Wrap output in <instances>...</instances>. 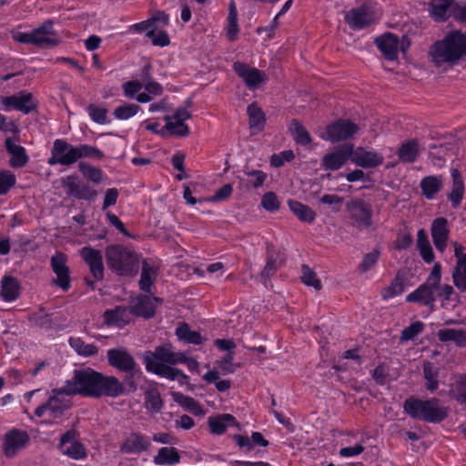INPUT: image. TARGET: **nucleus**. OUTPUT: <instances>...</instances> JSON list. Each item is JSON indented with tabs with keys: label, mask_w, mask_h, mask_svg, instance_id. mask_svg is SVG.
Listing matches in <instances>:
<instances>
[{
	"label": "nucleus",
	"mask_w": 466,
	"mask_h": 466,
	"mask_svg": "<svg viewBox=\"0 0 466 466\" xmlns=\"http://www.w3.org/2000/svg\"><path fill=\"white\" fill-rule=\"evenodd\" d=\"M187 358L184 352H175L169 345H162L153 351H147L144 356V363L148 372L169 380H177L180 384H186L188 377L181 370L170 365L184 363Z\"/></svg>",
	"instance_id": "1"
},
{
	"label": "nucleus",
	"mask_w": 466,
	"mask_h": 466,
	"mask_svg": "<svg viewBox=\"0 0 466 466\" xmlns=\"http://www.w3.org/2000/svg\"><path fill=\"white\" fill-rule=\"evenodd\" d=\"M466 56V35L460 30L449 32L429 49V56L437 67L453 66Z\"/></svg>",
	"instance_id": "2"
},
{
	"label": "nucleus",
	"mask_w": 466,
	"mask_h": 466,
	"mask_svg": "<svg viewBox=\"0 0 466 466\" xmlns=\"http://www.w3.org/2000/svg\"><path fill=\"white\" fill-rule=\"evenodd\" d=\"M441 266L440 263H436L426 281L421 284L418 289L410 293L406 300L408 302H418L431 309L434 308V302L436 299L448 301L451 299V295L454 292L452 286L449 284L441 285Z\"/></svg>",
	"instance_id": "3"
},
{
	"label": "nucleus",
	"mask_w": 466,
	"mask_h": 466,
	"mask_svg": "<svg viewBox=\"0 0 466 466\" xmlns=\"http://www.w3.org/2000/svg\"><path fill=\"white\" fill-rule=\"evenodd\" d=\"M66 390V384L52 390L47 400L35 408V416L43 419L45 424L62 423L73 406L70 398L73 395Z\"/></svg>",
	"instance_id": "4"
},
{
	"label": "nucleus",
	"mask_w": 466,
	"mask_h": 466,
	"mask_svg": "<svg viewBox=\"0 0 466 466\" xmlns=\"http://www.w3.org/2000/svg\"><path fill=\"white\" fill-rule=\"evenodd\" d=\"M106 260L108 268L119 276H135L139 269V256L132 248L112 244L106 248Z\"/></svg>",
	"instance_id": "5"
},
{
	"label": "nucleus",
	"mask_w": 466,
	"mask_h": 466,
	"mask_svg": "<svg viewBox=\"0 0 466 466\" xmlns=\"http://www.w3.org/2000/svg\"><path fill=\"white\" fill-rule=\"evenodd\" d=\"M404 412L412 419L422 420L430 423H440L448 416V410L437 398L420 400L408 398L403 403Z\"/></svg>",
	"instance_id": "6"
},
{
	"label": "nucleus",
	"mask_w": 466,
	"mask_h": 466,
	"mask_svg": "<svg viewBox=\"0 0 466 466\" xmlns=\"http://www.w3.org/2000/svg\"><path fill=\"white\" fill-rule=\"evenodd\" d=\"M101 372L91 368L76 370L71 380L66 381L67 391L74 395H82L85 397H96L98 382L100 381Z\"/></svg>",
	"instance_id": "7"
},
{
	"label": "nucleus",
	"mask_w": 466,
	"mask_h": 466,
	"mask_svg": "<svg viewBox=\"0 0 466 466\" xmlns=\"http://www.w3.org/2000/svg\"><path fill=\"white\" fill-rule=\"evenodd\" d=\"M346 211L352 226L359 229L369 228L373 224V209L371 204L362 198H353L347 202Z\"/></svg>",
	"instance_id": "8"
},
{
	"label": "nucleus",
	"mask_w": 466,
	"mask_h": 466,
	"mask_svg": "<svg viewBox=\"0 0 466 466\" xmlns=\"http://www.w3.org/2000/svg\"><path fill=\"white\" fill-rule=\"evenodd\" d=\"M152 447L151 438L139 431H133L126 435L119 445V451L127 455L147 453Z\"/></svg>",
	"instance_id": "9"
},
{
	"label": "nucleus",
	"mask_w": 466,
	"mask_h": 466,
	"mask_svg": "<svg viewBox=\"0 0 466 466\" xmlns=\"http://www.w3.org/2000/svg\"><path fill=\"white\" fill-rule=\"evenodd\" d=\"M76 147L65 139H56L51 149V157L47 159L50 166H70L76 163Z\"/></svg>",
	"instance_id": "10"
},
{
	"label": "nucleus",
	"mask_w": 466,
	"mask_h": 466,
	"mask_svg": "<svg viewBox=\"0 0 466 466\" xmlns=\"http://www.w3.org/2000/svg\"><path fill=\"white\" fill-rule=\"evenodd\" d=\"M380 14L371 10L364 5L359 8H353L345 15V21L352 29H362L374 23Z\"/></svg>",
	"instance_id": "11"
},
{
	"label": "nucleus",
	"mask_w": 466,
	"mask_h": 466,
	"mask_svg": "<svg viewBox=\"0 0 466 466\" xmlns=\"http://www.w3.org/2000/svg\"><path fill=\"white\" fill-rule=\"evenodd\" d=\"M67 257L62 252H56L50 260L52 270L56 278L52 280V283L64 291H67L71 287L70 270L66 266Z\"/></svg>",
	"instance_id": "12"
},
{
	"label": "nucleus",
	"mask_w": 466,
	"mask_h": 466,
	"mask_svg": "<svg viewBox=\"0 0 466 466\" xmlns=\"http://www.w3.org/2000/svg\"><path fill=\"white\" fill-rule=\"evenodd\" d=\"M58 448L64 455L74 460H82L87 456L85 446L77 441L74 430H69L61 436Z\"/></svg>",
	"instance_id": "13"
},
{
	"label": "nucleus",
	"mask_w": 466,
	"mask_h": 466,
	"mask_svg": "<svg viewBox=\"0 0 466 466\" xmlns=\"http://www.w3.org/2000/svg\"><path fill=\"white\" fill-rule=\"evenodd\" d=\"M191 117V113L186 107H178L174 115L165 116V128L170 135L186 137L189 134V127L185 121Z\"/></svg>",
	"instance_id": "14"
},
{
	"label": "nucleus",
	"mask_w": 466,
	"mask_h": 466,
	"mask_svg": "<svg viewBox=\"0 0 466 466\" xmlns=\"http://www.w3.org/2000/svg\"><path fill=\"white\" fill-rule=\"evenodd\" d=\"M29 435L26 431L13 429L7 431L3 440V451L6 457L12 458L29 442Z\"/></svg>",
	"instance_id": "15"
},
{
	"label": "nucleus",
	"mask_w": 466,
	"mask_h": 466,
	"mask_svg": "<svg viewBox=\"0 0 466 466\" xmlns=\"http://www.w3.org/2000/svg\"><path fill=\"white\" fill-rule=\"evenodd\" d=\"M56 36L54 22L50 19L46 20L41 25L33 29L34 46L40 48L56 46L59 44Z\"/></svg>",
	"instance_id": "16"
},
{
	"label": "nucleus",
	"mask_w": 466,
	"mask_h": 466,
	"mask_svg": "<svg viewBox=\"0 0 466 466\" xmlns=\"http://www.w3.org/2000/svg\"><path fill=\"white\" fill-rule=\"evenodd\" d=\"M0 104L4 106L6 110L14 108L24 114H29L36 108L33 95L25 91H21L10 96L1 97Z\"/></svg>",
	"instance_id": "17"
},
{
	"label": "nucleus",
	"mask_w": 466,
	"mask_h": 466,
	"mask_svg": "<svg viewBox=\"0 0 466 466\" xmlns=\"http://www.w3.org/2000/svg\"><path fill=\"white\" fill-rule=\"evenodd\" d=\"M358 130V126L351 121L339 119L327 127L326 137H324V138L335 143L350 138L357 133Z\"/></svg>",
	"instance_id": "18"
},
{
	"label": "nucleus",
	"mask_w": 466,
	"mask_h": 466,
	"mask_svg": "<svg viewBox=\"0 0 466 466\" xmlns=\"http://www.w3.org/2000/svg\"><path fill=\"white\" fill-rule=\"evenodd\" d=\"M352 146L335 147L321 159V167L325 170L335 171L342 167L349 159L351 160Z\"/></svg>",
	"instance_id": "19"
},
{
	"label": "nucleus",
	"mask_w": 466,
	"mask_h": 466,
	"mask_svg": "<svg viewBox=\"0 0 466 466\" xmlns=\"http://www.w3.org/2000/svg\"><path fill=\"white\" fill-rule=\"evenodd\" d=\"M80 257L88 265L91 275L96 280L104 278L105 267L102 252L92 247L86 246L79 250Z\"/></svg>",
	"instance_id": "20"
},
{
	"label": "nucleus",
	"mask_w": 466,
	"mask_h": 466,
	"mask_svg": "<svg viewBox=\"0 0 466 466\" xmlns=\"http://www.w3.org/2000/svg\"><path fill=\"white\" fill-rule=\"evenodd\" d=\"M110 366L123 372H133L137 363L131 354L124 348L110 349L106 353Z\"/></svg>",
	"instance_id": "21"
},
{
	"label": "nucleus",
	"mask_w": 466,
	"mask_h": 466,
	"mask_svg": "<svg viewBox=\"0 0 466 466\" xmlns=\"http://www.w3.org/2000/svg\"><path fill=\"white\" fill-rule=\"evenodd\" d=\"M63 187L68 195L77 199L92 200L97 195L95 189L83 183L76 176H67L63 180Z\"/></svg>",
	"instance_id": "22"
},
{
	"label": "nucleus",
	"mask_w": 466,
	"mask_h": 466,
	"mask_svg": "<svg viewBox=\"0 0 466 466\" xmlns=\"http://www.w3.org/2000/svg\"><path fill=\"white\" fill-rule=\"evenodd\" d=\"M155 302L161 303L162 299L157 297H149L147 295H139L130 303L132 316L150 319L156 313Z\"/></svg>",
	"instance_id": "23"
},
{
	"label": "nucleus",
	"mask_w": 466,
	"mask_h": 466,
	"mask_svg": "<svg viewBox=\"0 0 466 466\" xmlns=\"http://www.w3.org/2000/svg\"><path fill=\"white\" fill-rule=\"evenodd\" d=\"M99 380L96 398H117L126 392L124 384L115 376L101 373Z\"/></svg>",
	"instance_id": "24"
},
{
	"label": "nucleus",
	"mask_w": 466,
	"mask_h": 466,
	"mask_svg": "<svg viewBox=\"0 0 466 466\" xmlns=\"http://www.w3.org/2000/svg\"><path fill=\"white\" fill-rule=\"evenodd\" d=\"M458 150L457 141L451 137L439 145L430 146V157L434 166L441 167L444 165L446 157L457 154Z\"/></svg>",
	"instance_id": "25"
},
{
	"label": "nucleus",
	"mask_w": 466,
	"mask_h": 466,
	"mask_svg": "<svg viewBox=\"0 0 466 466\" xmlns=\"http://www.w3.org/2000/svg\"><path fill=\"white\" fill-rule=\"evenodd\" d=\"M384 157L380 153L367 150L363 147L352 148L351 161L364 168H373L383 163Z\"/></svg>",
	"instance_id": "26"
},
{
	"label": "nucleus",
	"mask_w": 466,
	"mask_h": 466,
	"mask_svg": "<svg viewBox=\"0 0 466 466\" xmlns=\"http://www.w3.org/2000/svg\"><path fill=\"white\" fill-rule=\"evenodd\" d=\"M104 323L106 326L122 328L129 324L132 319V311L129 307L116 306L112 309H106L104 314Z\"/></svg>",
	"instance_id": "27"
},
{
	"label": "nucleus",
	"mask_w": 466,
	"mask_h": 466,
	"mask_svg": "<svg viewBox=\"0 0 466 466\" xmlns=\"http://www.w3.org/2000/svg\"><path fill=\"white\" fill-rule=\"evenodd\" d=\"M236 74L243 79L248 88H255L265 81V75L258 69L240 62L233 65Z\"/></svg>",
	"instance_id": "28"
},
{
	"label": "nucleus",
	"mask_w": 466,
	"mask_h": 466,
	"mask_svg": "<svg viewBox=\"0 0 466 466\" xmlns=\"http://www.w3.org/2000/svg\"><path fill=\"white\" fill-rule=\"evenodd\" d=\"M431 238L436 248L443 251L447 246L450 229L445 218H437L431 223Z\"/></svg>",
	"instance_id": "29"
},
{
	"label": "nucleus",
	"mask_w": 466,
	"mask_h": 466,
	"mask_svg": "<svg viewBox=\"0 0 466 466\" xmlns=\"http://www.w3.org/2000/svg\"><path fill=\"white\" fill-rule=\"evenodd\" d=\"M448 387L449 397L466 407V375L460 373L451 375Z\"/></svg>",
	"instance_id": "30"
},
{
	"label": "nucleus",
	"mask_w": 466,
	"mask_h": 466,
	"mask_svg": "<svg viewBox=\"0 0 466 466\" xmlns=\"http://www.w3.org/2000/svg\"><path fill=\"white\" fill-rule=\"evenodd\" d=\"M378 49L386 59L394 60L398 57L399 38L391 33H386L375 39Z\"/></svg>",
	"instance_id": "31"
},
{
	"label": "nucleus",
	"mask_w": 466,
	"mask_h": 466,
	"mask_svg": "<svg viewBox=\"0 0 466 466\" xmlns=\"http://www.w3.org/2000/svg\"><path fill=\"white\" fill-rule=\"evenodd\" d=\"M455 0H431L430 15L431 18L439 23L447 21L451 16Z\"/></svg>",
	"instance_id": "32"
},
{
	"label": "nucleus",
	"mask_w": 466,
	"mask_h": 466,
	"mask_svg": "<svg viewBox=\"0 0 466 466\" xmlns=\"http://www.w3.org/2000/svg\"><path fill=\"white\" fill-rule=\"evenodd\" d=\"M5 147L11 155L9 164L12 167H23L28 163L29 157L24 147L15 144L10 137L5 139Z\"/></svg>",
	"instance_id": "33"
},
{
	"label": "nucleus",
	"mask_w": 466,
	"mask_h": 466,
	"mask_svg": "<svg viewBox=\"0 0 466 466\" xmlns=\"http://www.w3.org/2000/svg\"><path fill=\"white\" fill-rule=\"evenodd\" d=\"M158 275V268L147 260L142 261L139 288L145 292H151V288Z\"/></svg>",
	"instance_id": "34"
},
{
	"label": "nucleus",
	"mask_w": 466,
	"mask_h": 466,
	"mask_svg": "<svg viewBox=\"0 0 466 466\" xmlns=\"http://www.w3.org/2000/svg\"><path fill=\"white\" fill-rule=\"evenodd\" d=\"M208 425L210 431L213 434L221 435L223 434L228 426L236 425L238 422L236 418L228 413L219 414L218 416L208 418Z\"/></svg>",
	"instance_id": "35"
},
{
	"label": "nucleus",
	"mask_w": 466,
	"mask_h": 466,
	"mask_svg": "<svg viewBox=\"0 0 466 466\" xmlns=\"http://www.w3.org/2000/svg\"><path fill=\"white\" fill-rule=\"evenodd\" d=\"M20 294V284L12 276H5L1 280V297L5 301H14Z\"/></svg>",
	"instance_id": "36"
},
{
	"label": "nucleus",
	"mask_w": 466,
	"mask_h": 466,
	"mask_svg": "<svg viewBox=\"0 0 466 466\" xmlns=\"http://www.w3.org/2000/svg\"><path fill=\"white\" fill-rule=\"evenodd\" d=\"M179 451L174 447H162L153 458L156 465H175L180 462Z\"/></svg>",
	"instance_id": "37"
},
{
	"label": "nucleus",
	"mask_w": 466,
	"mask_h": 466,
	"mask_svg": "<svg viewBox=\"0 0 466 466\" xmlns=\"http://www.w3.org/2000/svg\"><path fill=\"white\" fill-rule=\"evenodd\" d=\"M451 177L452 188L448 198L451 202L452 208H456L460 206L464 195V183L458 169L454 168L451 170Z\"/></svg>",
	"instance_id": "38"
},
{
	"label": "nucleus",
	"mask_w": 466,
	"mask_h": 466,
	"mask_svg": "<svg viewBox=\"0 0 466 466\" xmlns=\"http://www.w3.org/2000/svg\"><path fill=\"white\" fill-rule=\"evenodd\" d=\"M443 181L441 177L428 176L421 179L420 187L422 195L427 199H432L434 196L442 188Z\"/></svg>",
	"instance_id": "39"
},
{
	"label": "nucleus",
	"mask_w": 466,
	"mask_h": 466,
	"mask_svg": "<svg viewBox=\"0 0 466 466\" xmlns=\"http://www.w3.org/2000/svg\"><path fill=\"white\" fill-rule=\"evenodd\" d=\"M288 205L292 213L300 220L307 223H312L315 220V211L307 205L297 200L289 199Z\"/></svg>",
	"instance_id": "40"
},
{
	"label": "nucleus",
	"mask_w": 466,
	"mask_h": 466,
	"mask_svg": "<svg viewBox=\"0 0 466 466\" xmlns=\"http://www.w3.org/2000/svg\"><path fill=\"white\" fill-rule=\"evenodd\" d=\"M438 339L441 342H454L458 347L466 346V332L462 329H442L437 333Z\"/></svg>",
	"instance_id": "41"
},
{
	"label": "nucleus",
	"mask_w": 466,
	"mask_h": 466,
	"mask_svg": "<svg viewBox=\"0 0 466 466\" xmlns=\"http://www.w3.org/2000/svg\"><path fill=\"white\" fill-rule=\"evenodd\" d=\"M439 368L432 362L425 361L423 364V378L426 380L425 388L427 390L433 392L439 387Z\"/></svg>",
	"instance_id": "42"
},
{
	"label": "nucleus",
	"mask_w": 466,
	"mask_h": 466,
	"mask_svg": "<svg viewBox=\"0 0 466 466\" xmlns=\"http://www.w3.org/2000/svg\"><path fill=\"white\" fill-rule=\"evenodd\" d=\"M247 111L249 117V127L256 132L261 131L266 121L261 108L255 103H252L248 106Z\"/></svg>",
	"instance_id": "43"
},
{
	"label": "nucleus",
	"mask_w": 466,
	"mask_h": 466,
	"mask_svg": "<svg viewBox=\"0 0 466 466\" xmlns=\"http://www.w3.org/2000/svg\"><path fill=\"white\" fill-rule=\"evenodd\" d=\"M419 155V144L416 140L403 143L399 148L398 156L401 162L413 163Z\"/></svg>",
	"instance_id": "44"
},
{
	"label": "nucleus",
	"mask_w": 466,
	"mask_h": 466,
	"mask_svg": "<svg viewBox=\"0 0 466 466\" xmlns=\"http://www.w3.org/2000/svg\"><path fill=\"white\" fill-rule=\"evenodd\" d=\"M68 342L70 347L80 356L92 357L98 352V348L95 344H87L81 338L72 337Z\"/></svg>",
	"instance_id": "45"
},
{
	"label": "nucleus",
	"mask_w": 466,
	"mask_h": 466,
	"mask_svg": "<svg viewBox=\"0 0 466 466\" xmlns=\"http://www.w3.org/2000/svg\"><path fill=\"white\" fill-rule=\"evenodd\" d=\"M417 245L421 258L427 262L431 263L434 259V253L429 242L427 233L424 229H420L417 234Z\"/></svg>",
	"instance_id": "46"
},
{
	"label": "nucleus",
	"mask_w": 466,
	"mask_h": 466,
	"mask_svg": "<svg viewBox=\"0 0 466 466\" xmlns=\"http://www.w3.org/2000/svg\"><path fill=\"white\" fill-rule=\"evenodd\" d=\"M289 128L298 144L307 146L311 143L309 133L298 119H292Z\"/></svg>",
	"instance_id": "47"
},
{
	"label": "nucleus",
	"mask_w": 466,
	"mask_h": 466,
	"mask_svg": "<svg viewBox=\"0 0 466 466\" xmlns=\"http://www.w3.org/2000/svg\"><path fill=\"white\" fill-rule=\"evenodd\" d=\"M452 279L455 287L459 290H466V256L456 264L452 271Z\"/></svg>",
	"instance_id": "48"
},
{
	"label": "nucleus",
	"mask_w": 466,
	"mask_h": 466,
	"mask_svg": "<svg viewBox=\"0 0 466 466\" xmlns=\"http://www.w3.org/2000/svg\"><path fill=\"white\" fill-rule=\"evenodd\" d=\"M104 153L96 147L87 145V144H80L76 146V162L83 157L95 158V159H102L104 158Z\"/></svg>",
	"instance_id": "49"
},
{
	"label": "nucleus",
	"mask_w": 466,
	"mask_h": 466,
	"mask_svg": "<svg viewBox=\"0 0 466 466\" xmlns=\"http://www.w3.org/2000/svg\"><path fill=\"white\" fill-rule=\"evenodd\" d=\"M176 334L179 339L185 340L188 343L199 345L202 343V338L197 331H193L189 329L187 323H182L176 329Z\"/></svg>",
	"instance_id": "50"
},
{
	"label": "nucleus",
	"mask_w": 466,
	"mask_h": 466,
	"mask_svg": "<svg viewBox=\"0 0 466 466\" xmlns=\"http://www.w3.org/2000/svg\"><path fill=\"white\" fill-rule=\"evenodd\" d=\"M145 402L147 410L158 412L163 407V400L157 389H148L145 393Z\"/></svg>",
	"instance_id": "51"
},
{
	"label": "nucleus",
	"mask_w": 466,
	"mask_h": 466,
	"mask_svg": "<svg viewBox=\"0 0 466 466\" xmlns=\"http://www.w3.org/2000/svg\"><path fill=\"white\" fill-rule=\"evenodd\" d=\"M78 168L87 180L95 184H100L103 181V172L100 168L92 167L86 162H79Z\"/></svg>",
	"instance_id": "52"
},
{
	"label": "nucleus",
	"mask_w": 466,
	"mask_h": 466,
	"mask_svg": "<svg viewBox=\"0 0 466 466\" xmlns=\"http://www.w3.org/2000/svg\"><path fill=\"white\" fill-rule=\"evenodd\" d=\"M174 400L178 403L181 407L188 410L189 411L198 414L201 411V407L198 402L192 397L184 395L181 392L173 393Z\"/></svg>",
	"instance_id": "53"
},
{
	"label": "nucleus",
	"mask_w": 466,
	"mask_h": 466,
	"mask_svg": "<svg viewBox=\"0 0 466 466\" xmlns=\"http://www.w3.org/2000/svg\"><path fill=\"white\" fill-rule=\"evenodd\" d=\"M30 323L45 329H51L54 328V320L52 315L46 314L43 311L35 312L28 317Z\"/></svg>",
	"instance_id": "54"
},
{
	"label": "nucleus",
	"mask_w": 466,
	"mask_h": 466,
	"mask_svg": "<svg viewBox=\"0 0 466 466\" xmlns=\"http://www.w3.org/2000/svg\"><path fill=\"white\" fill-rule=\"evenodd\" d=\"M140 110V106L136 104H125L115 108L113 115L116 119L126 120L134 116Z\"/></svg>",
	"instance_id": "55"
},
{
	"label": "nucleus",
	"mask_w": 466,
	"mask_h": 466,
	"mask_svg": "<svg viewBox=\"0 0 466 466\" xmlns=\"http://www.w3.org/2000/svg\"><path fill=\"white\" fill-rule=\"evenodd\" d=\"M87 112L91 119L100 125H105L109 123L107 118V109L105 107L98 106L95 104H90L87 106Z\"/></svg>",
	"instance_id": "56"
},
{
	"label": "nucleus",
	"mask_w": 466,
	"mask_h": 466,
	"mask_svg": "<svg viewBox=\"0 0 466 466\" xmlns=\"http://www.w3.org/2000/svg\"><path fill=\"white\" fill-rule=\"evenodd\" d=\"M16 183V177L10 170H0V196L5 195Z\"/></svg>",
	"instance_id": "57"
},
{
	"label": "nucleus",
	"mask_w": 466,
	"mask_h": 466,
	"mask_svg": "<svg viewBox=\"0 0 466 466\" xmlns=\"http://www.w3.org/2000/svg\"><path fill=\"white\" fill-rule=\"evenodd\" d=\"M302 282L307 286L313 287L316 290L322 288L320 280L316 277L315 272L307 265L302 266Z\"/></svg>",
	"instance_id": "58"
},
{
	"label": "nucleus",
	"mask_w": 466,
	"mask_h": 466,
	"mask_svg": "<svg viewBox=\"0 0 466 466\" xmlns=\"http://www.w3.org/2000/svg\"><path fill=\"white\" fill-rule=\"evenodd\" d=\"M424 324L418 320L412 322L410 326L406 327L400 334L401 341H409L413 339L416 336L422 332Z\"/></svg>",
	"instance_id": "59"
},
{
	"label": "nucleus",
	"mask_w": 466,
	"mask_h": 466,
	"mask_svg": "<svg viewBox=\"0 0 466 466\" xmlns=\"http://www.w3.org/2000/svg\"><path fill=\"white\" fill-rule=\"evenodd\" d=\"M404 291V281L401 278L397 276L391 282V284L382 293L384 299L393 298L401 294Z\"/></svg>",
	"instance_id": "60"
},
{
	"label": "nucleus",
	"mask_w": 466,
	"mask_h": 466,
	"mask_svg": "<svg viewBox=\"0 0 466 466\" xmlns=\"http://www.w3.org/2000/svg\"><path fill=\"white\" fill-rule=\"evenodd\" d=\"M157 27H152L148 32H147V37L152 40V44L154 46H167L170 44L169 36L165 31H159L156 33Z\"/></svg>",
	"instance_id": "61"
},
{
	"label": "nucleus",
	"mask_w": 466,
	"mask_h": 466,
	"mask_svg": "<svg viewBox=\"0 0 466 466\" xmlns=\"http://www.w3.org/2000/svg\"><path fill=\"white\" fill-rule=\"evenodd\" d=\"M245 175H247L248 177H250L248 180V183L251 185L254 188H258L262 187L264 184L267 174L263 172L262 170H248L246 169L244 171Z\"/></svg>",
	"instance_id": "62"
},
{
	"label": "nucleus",
	"mask_w": 466,
	"mask_h": 466,
	"mask_svg": "<svg viewBox=\"0 0 466 466\" xmlns=\"http://www.w3.org/2000/svg\"><path fill=\"white\" fill-rule=\"evenodd\" d=\"M261 206L268 211L273 212L279 208V201L274 192H267L261 198Z\"/></svg>",
	"instance_id": "63"
},
{
	"label": "nucleus",
	"mask_w": 466,
	"mask_h": 466,
	"mask_svg": "<svg viewBox=\"0 0 466 466\" xmlns=\"http://www.w3.org/2000/svg\"><path fill=\"white\" fill-rule=\"evenodd\" d=\"M123 93L126 97L134 98L143 88V84L137 80H130L122 85Z\"/></svg>",
	"instance_id": "64"
}]
</instances>
